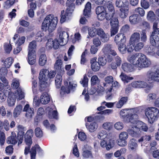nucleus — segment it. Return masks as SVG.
<instances>
[{
    "instance_id": "nucleus-1",
    "label": "nucleus",
    "mask_w": 159,
    "mask_h": 159,
    "mask_svg": "<svg viewBox=\"0 0 159 159\" xmlns=\"http://www.w3.org/2000/svg\"><path fill=\"white\" fill-rule=\"evenodd\" d=\"M18 133L17 134L18 139L16 138V134L14 132H12L11 135L8 137L6 140L7 143L9 144L15 145L18 140V145L21 144L23 142V138L24 136L25 142L26 146L25 149L24 153L27 154L30 152V154L31 159H35L36 154V150L40 151L41 149L38 145L36 144L33 147L30 151L31 145L32 143V138L34 134V131L32 129L27 131L25 134V132L26 129L22 125H19L17 127Z\"/></svg>"
},
{
    "instance_id": "nucleus-2",
    "label": "nucleus",
    "mask_w": 159,
    "mask_h": 159,
    "mask_svg": "<svg viewBox=\"0 0 159 159\" xmlns=\"http://www.w3.org/2000/svg\"><path fill=\"white\" fill-rule=\"evenodd\" d=\"M135 111V113H130L127 118L124 119V121L127 123H130L132 124L134 127H132L133 129H129L127 131L129 134L132 136L136 137L139 135V128L137 127L139 121V110L138 108L134 109Z\"/></svg>"
},
{
    "instance_id": "nucleus-3",
    "label": "nucleus",
    "mask_w": 159,
    "mask_h": 159,
    "mask_svg": "<svg viewBox=\"0 0 159 159\" xmlns=\"http://www.w3.org/2000/svg\"><path fill=\"white\" fill-rule=\"evenodd\" d=\"M55 75V72L53 71L49 72L47 70L45 69H42L40 70L39 78V85L41 90H44L45 88L49 86L50 80L53 78Z\"/></svg>"
},
{
    "instance_id": "nucleus-4",
    "label": "nucleus",
    "mask_w": 159,
    "mask_h": 159,
    "mask_svg": "<svg viewBox=\"0 0 159 159\" xmlns=\"http://www.w3.org/2000/svg\"><path fill=\"white\" fill-rule=\"evenodd\" d=\"M75 0H67L66 6L67 7L65 11H61L60 22L61 23L67 21L71 19L72 13L73 11L75 4L74 2Z\"/></svg>"
},
{
    "instance_id": "nucleus-5",
    "label": "nucleus",
    "mask_w": 159,
    "mask_h": 159,
    "mask_svg": "<svg viewBox=\"0 0 159 159\" xmlns=\"http://www.w3.org/2000/svg\"><path fill=\"white\" fill-rule=\"evenodd\" d=\"M57 22V17L52 15H49L45 17L43 22L42 29L45 31L48 30L52 31L55 28Z\"/></svg>"
},
{
    "instance_id": "nucleus-6",
    "label": "nucleus",
    "mask_w": 159,
    "mask_h": 159,
    "mask_svg": "<svg viewBox=\"0 0 159 159\" xmlns=\"http://www.w3.org/2000/svg\"><path fill=\"white\" fill-rule=\"evenodd\" d=\"M145 114L148 119V123L152 124L159 117V110L154 107H148L145 110Z\"/></svg>"
},
{
    "instance_id": "nucleus-7",
    "label": "nucleus",
    "mask_w": 159,
    "mask_h": 159,
    "mask_svg": "<svg viewBox=\"0 0 159 159\" xmlns=\"http://www.w3.org/2000/svg\"><path fill=\"white\" fill-rule=\"evenodd\" d=\"M139 33L135 32L131 35L130 38L129 43L132 45L134 49L136 52L139 50Z\"/></svg>"
},
{
    "instance_id": "nucleus-8",
    "label": "nucleus",
    "mask_w": 159,
    "mask_h": 159,
    "mask_svg": "<svg viewBox=\"0 0 159 159\" xmlns=\"http://www.w3.org/2000/svg\"><path fill=\"white\" fill-rule=\"evenodd\" d=\"M146 75L148 81L159 82V69H157L154 71L152 70L148 71Z\"/></svg>"
},
{
    "instance_id": "nucleus-9",
    "label": "nucleus",
    "mask_w": 159,
    "mask_h": 159,
    "mask_svg": "<svg viewBox=\"0 0 159 159\" xmlns=\"http://www.w3.org/2000/svg\"><path fill=\"white\" fill-rule=\"evenodd\" d=\"M64 85L65 86H62L61 88V95L63 94L64 93H69L71 89H74L77 86V83L75 81L69 82L68 86V83L67 82H65Z\"/></svg>"
},
{
    "instance_id": "nucleus-10",
    "label": "nucleus",
    "mask_w": 159,
    "mask_h": 159,
    "mask_svg": "<svg viewBox=\"0 0 159 159\" xmlns=\"http://www.w3.org/2000/svg\"><path fill=\"white\" fill-rule=\"evenodd\" d=\"M158 23L156 22L153 23V31L150 36L151 40L152 43H154V39H156L155 40L159 42V28H157Z\"/></svg>"
},
{
    "instance_id": "nucleus-11",
    "label": "nucleus",
    "mask_w": 159,
    "mask_h": 159,
    "mask_svg": "<svg viewBox=\"0 0 159 159\" xmlns=\"http://www.w3.org/2000/svg\"><path fill=\"white\" fill-rule=\"evenodd\" d=\"M109 1H107V2L104 3V4L107 6L108 11L107 12V19H111L113 17L114 15L115 14V10L114 7L112 4V0H109Z\"/></svg>"
},
{
    "instance_id": "nucleus-12",
    "label": "nucleus",
    "mask_w": 159,
    "mask_h": 159,
    "mask_svg": "<svg viewBox=\"0 0 159 159\" xmlns=\"http://www.w3.org/2000/svg\"><path fill=\"white\" fill-rule=\"evenodd\" d=\"M69 35L68 33L66 31H61L60 33L59 39L58 40L59 45L61 46L65 45L67 43Z\"/></svg>"
},
{
    "instance_id": "nucleus-13",
    "label": "nucleus",
    "mask_w": 159,
    "mask_h": 159,
    "mask_svg": "<svg viewBox=\"0 0 159 159\" xmlns=\"http://www.w3.org/2000/svg\"><path fill=\"white\" fill-rule=\"evenodd\" d=\"M151 61L146 57V56L141 53L140 57V68L148 67L151 64Z\"/></svg>"
},
{
    "instance_id": "nucleus-14",
    "label": "nucleus",
    "mask_w": 159,
    "mask_h": 159,
    "mask_svg": "<svg viewBox=\"0 0 159 159\" xmlns=\"http://www.w3.org/2000/svg\"><path fill=\"white\" fill-rule=\"evenodd\" d=\"M150 42L151 45L149 46L148 47H146L145 48V50L147 53H153L154 52L156 47L158 48L159 47V42L155 40L156 39H154V43H152L151 41V38L150 37Z\"/></svg>"
},
{
    "instance_id": "nucleus-15",
    "label": "nucleus",
    "mask_w": 159,
    "mask_h": 159,
    "mask_svg": "<svg viewBox=\"0 0 159 159\" xmlns=\"http://www.w3.org/2000/svg\"><path fill=\"white\" fill-rule=\"evenodd\" d=\"M59 43L58 41L56 39L54 40L52 39H50L48 40L46 43V47L48 49H50L53 48L54 49H57L59 47Z\"/></svg>"
},
{
    "instance_id": "nucleus-16",
    "label": "nucleus",
    "mask_w": 159,
    "mask_h": 159,
    "mask_svg": "<svg viewBox=\"0 0 159 159\" xmlns=\"http://www.w3.org/2000/svg\"><path fill=\"white\" fill-rule=\"evenodd\" d=\"M107 138L102 140L100 143V145L102 148L106 147L107 150H109L114 146V141L112 139H110L109 142H107Z\"/></svg>"
},
{
    "instance_id": "nucleus-17",
    "label": "nucleus",
    "mask_w": 159,
    "mask_h": 159,
    "mask_svg": "<svg viewBox=\"0 0 159 159\" xmlns=\"http://www.w3.org/2000/svg\"><path fill=\"white\" fill-rule=\"evenodd\" d=\"M126 41V37L123 33H119L115 37L114 42L116 44L125 43Z\"/></svg>"
},
{
    "instance_id": "nucleus-18",
    "label": "nucleus",
    "mask_w": 159,
    "mask_h": 159,
    "mask_svg": "<svg viewBox=\"0 0 159 159\" xmlns=\"http://www.w3.org/2000/svg\"><path fill=\"white\" fill-rule=\"evenodd\" d=\"M23 111L26 112L25 116L27 118H31L34 115V109L30 107L28 104L25 106Z\"/></svg>"
},
{
    "instance_id": "nucleus-19",
    "label": "nucleus",
    "mask_w": 159,
    "mask_h": 159,
    "mask_svg": "<svg viewBox=\"0 0 159 159\" xmlns=\"http://www.w3.org/2000/svg\"><path fill=\"white\" fill-rule=\"evenodd\" d=\"M36 54L35 52H28L27 61L29 64L30 65L34 64L36 61Z\"/></svg>"
},
{
    "instance_id": "nucleus-20",
    "label": "nucleus",
    "mask_w": 159,
    "mask_h": 159,
    "mask_svg": "<svg viewBox=\"0 0 159 159\" xmlns=\"http://www.w3.org/2000/svg\"><path fill=\"white\" fill-rule=\"evenodd\" d=\"M97 58L94 57L90 60V63L91 64V68L94 71H97L100 68V65L98 62L96 61Z\"/></svg>"
},
{
    "instance_id": "nucleus-21",
    "label": "nucleus",
    "mask_w": 159,
    "mask_h": 159,
    "mask_svg": "<svg viewBox=\"0 0 159 159\" xmlns=\"http://www.w3.org/2000/svg\"><path fill=\"white\" fill-rule=\"evenodd\" d=\"M49 95L47 92L43 93L40 97V102L43 104H47L50 101Z\"/></svg>"
},
{
    "instance_id": "nucleus-22",
    "label": "nucleus",
    "mask_w": 159,
    "mask_h": 159,
    "mask_svg": "<svg viewBox=\"0 0 159 159\" xmlns=\"http://www.w3.org/2000/svg\"><path fill=\"white\" fill-rule=\"evenodd\" d=\"M128 60L134 65L138 66L139 64V53H136L128 58Z\"/></svg>"
},
{
    "instance_id": "nucleus-23",
    "label": "nucleus",
    "mask_w": 159,
    "mask_h": 159,
    "mask_svg": "<svg viewBox=\"0 0 159 159\" xmlns=\"http://www.w3.org/2000/svg\"><path fill=\"white\" fill-rule=\"evenodd\" d=\"M135 111L134 109H125L121 110L120 112V115L124 117V119L127 118V117L129 116L130 113H135Z\"/></svg>"
},
{
    "instance_id": "nucleus-24",
    "label": "nucleus",
    "mask_w": 159,
    "mask_h": 159,
    "mask_svg": "<svg viewBox=\"0 0 159 159\" xmlns=\"http://www.w3.org/2000/svg\"><path fill=\"white\" fill-rule=\"evenodd\" d=\"M120 12L119 15L120 17L124 19L126 17L129 12V7L126 5L122 7L120 10Z\"/></svg>"
},
{
    "instance_id": "nucleus-25",
    "label": "nucleus",
    "mask_w": 159,
    "mask_h": 159,
    "mask_svg": "<svg viewBox=\"0 0 159 159\" xmlns=\"http://www.w3.org/2000/svg\"><path fill=\"white\" fill-rule=\"evenodd\" d=\"M18 37V34H16L14 35V37L13 38V39L14 40H15L16 38H18L17 40L15 42L17 46H20L24 43L26 38L24 36L19 37V38Z\"/></svg>"
},
{
    "instance_id": "nucleus-26",
    "label": "nucleus",
    "mask_w": 159,
    "mask_h": 159,
    "mask_svg": "<svg viewBox=\"0 0 159 159\" xmlns=\"http://www.w3.org/2000/svg\"><path fill=\"white\" fill-rule=\"evenodd\" d=\"M15 96L17 100H21L25 98V93L22 89L19 88L15 92Z\"/></svg>"
},
{
    "instance_id": "nucleus-27",
    "label": "nucleus",
    "mask_w": 159,
    "mask_h": 159,
    "mask_svg": "<svg viewBox=\"0 0 159 159\" xmlns=\"http://www.w3.org/2000/svg\"><path fill=\"white\" fill-rule=\"evenodd\" d=\"M91 4L89 2H88L85 5L84 11L83 14L86 16L89 17L91 15Z\"/></svg>"
},
{
    "instance_id": "nucleus-28",
    "label": "nucleus",
    "mask_w": 159,
    "mask_h": 159,
    "mask_svg": "<svg viewBox=\"0 0 159 159\" xmlns=\"http://www.w3.org/2000/svg\"><path fill=\"white\" fill-rule=\"evenodd\" d=\"M122 68L124 71L127 72H131L134 70L131 65L126 63H124L122 65Z\"/></svg>"
},
{
    "instance_id": "nucleus-29",
    "label": "nucleus",
    "mask_w": 159,
    "mask_h": 159,
    "mask_svg": "<svg viewBox=\"0 0 159 159\" xmlns=\"http://www.w3.org/2000/svg\"><path fill=\"white\" fill-rule=\"evenodd\" d=\"M88 29L89 35L91 37H93L96 35V29L92 28H88L87 26H85L82 28V30H86Z\"/></svg>"
},
{
    "instance_id": "nucleus-30",
    "label": "nucleus",
    "mask_w": 159,
    "mask_h": 159,
    "mask_svg": "<svg viewBox=\"0 0 159 159\" xmlns=\"http://www.w3.org/2000/svg\"><path fill=\"white\" fill-rule=\"evenodd\" d=\"M22 106L21 105H17L14 109L13 112V116L17 117L20 114L22 111Z\"/></svg>"
},
{
    "instance_id": "nucleus-31",
    "label": "nucleus",
    "mask_w": 159,
    "mask_h": 159,
    "mask_svg": "<svg viewBox=\"0 0 159 159\" xmlns=\"http://www.w3.org/2000/svg\"><path fill=\"white\" fill-rule=\"evenodd\" d=\"M139 20V15L138 14H134L131 16L129 17V20L130 23L133 24H135L138 23Z\"/></svg>"
},
{
    "instance_id": "nucleus-32",
    "label": "nucleus",
    "mask_w": 159,
    "mask_h": 159,
    "mask_svg": "<svg viewBox=\"0 0 159 159\" xmlns=\"http://www.w3.org/2000/svg\"><path fill=\"white\" fill-rule=\"evenodd\" d=\"M47 61L46 56L45 54H42L39 57V63L42 66H43L46 64Z\"/></svg>"
},
{
    "instance_id": "nucleus-33",
    "label": "nucleus",
    "mask_w": 159,
    "mask_h": 159,
    "mask_svg": "<svg viewBox=\"0 0 159 159\" xmlns=\"http://www.w3.org/2000/svg\"><path fill=\"white\" fill-rule=\"evenodd\" d=\"M147 17L148 19L151 22L156 21L157 17L152 11H150L148 12Z\"/></svg>"
},
{
    "instance_id": "nucleus-34",
    "label": "nucleus",
    "mask_w": 159,
    "mask_h": 159,
    "mask_svg": "<svg viewBox=\"0 0 159 159\" xmlns=\"http://www.w3.org/2000/svg\"><path fill=\"white\" fill-rule=\"evenodd\" d=\"M128 98L126 97L121 98L119 101L118 102L116 105V107L117 108H120L127 101Z\"/></svg>"
},
{
    "instance_id": "nucleus-35",
    "label": "nucleus",
    "mask_w": 159,
    "mask_h": 159,
    "mask_svg": "<svg viewBox=\"0 0 159 159\" xmlns=\"http://www.w3.org/2000/svg\"><path fill=\"white\" fill-rule=\"evenodd\" d=\"M36 47V42L33 40L31 41L29 44L28 46V52H35V50Z\"/></svg>"
},
{
    "instance_id": "nucleus-36",
    "label": "nucleus",
    "mask_w": 159,
    "mask_h": 159,
    "mask_svg": "<svg viewBox=\"0 0 159 159\" xmlns=\"http://www.w3.org/2000/svg\"><path fill=\"white\" fill-rule=\"evenodd\" d=\"M120 77L121 80L124 82L128 83L130 80L133 79V78L132 77H129L125 74L121 73L120 75Z\"/></svg>"
},
{
    "instance_id": "nucleus-37",
    "label": "nucleus",
    "mask_w": 159,
    "mask_h": 159,
    "mask_svg": "<svg viewBox=\"0 0 159 159\" xmlns=\"http://www.w3.org/2000/svg\"><path fill=\"white\" fill-rule=\"evenodd\" d=\"M138 146L137 141L134 139H132L130 140L129 144V147L131 150H133L136 149Z\"/></svg>"
},
{
    "instance_id": "nucleus-38",
    "label": "nucleus",
    "mask_w": 159,
    "mask_h": 159,
    "mask_svg": "<svg viewBox=\"0 0 159 159\" xmlns=\"http://www.w3.org/2000/svg\"><path fill=\"white\" fill-rule=\"evenodd\" d=\"M62 80L61 76L59 74H57L55 78V84L57 88H59L61 84Z\"/></svg>"
},
{
    "instance_id": "nucleus-39",
    "label": "nucleus",
    "mask_w": 159,
    "mask_h": 159,
    "mask_svg": "<svg viewBox=\"0 0 159 159\" xmlns=\"http://www.w3.org/2000/svg\"><path fill=\"white\" fill-rule=\"evenodd\" d=\"M14 61L13 58L11 57L7 58L4 61V65L6 67L9 68L11 66Z\"/></svg>"
},
{
    "instance_id": "nucleus-40",
    "label": "nucleus",
    "mask_w": 159,
    "mask_h": 159,
    "mask_svg": "<svg viewBox=\"0 0 159 159\" xmlns=\"http://www.w3.org/2000/svg\"><path fill=\"white\" fill-rule=\"evenodd\" d=\"M100 80L98 76L96 75L93 76L91 79V85H94L99 83Z\"/></svg>"
},
{
    "instance_id": "nucleus-41",
    "label": "nucleus",
    "mask_w": 159,
    "mask_h": 159,
    "mask_svg": "<svg viewBox=\"0 0 159 159\" xmlns=\"http://www.w3.org/2000/svg\"><path fill=\"white\" fill-rule=\"evenodd\" d=\"M86 127L90 132H92L94 131L98 128V125L96 122H94L91 123L88 127Z\"/></svg>"
},
{
    "instance_id": "nucleus-42",
    "label": "nucleus",
    "mask_w": 159,
    "mask_h": 159,
    "mask_svg": "<svg viewBox=\"0 0 159 159\" xmlns=\"http://www.w3.org/2000/svg\"><path fill=\"white\" fill-rule=\"evenodd\" d=\"M107 14L106 11H105L97 15V17L98 19L100 20H103L105 18L107 20H111V19H107Z\"/></svg>"
},
{
    "instance_id": "nucleus-43",
    "label": "nucleus",
    "mask_w": 159,
    "mask_h": 159,
    "mask_svg": "<svg viewBox=\"0 0 159 159\" xmlns=\"http://www.w3.org/2000/svg\"><path fill=\"white\" fill-rule=\"evenodd\" d=\"M90 148H91L89 147V150H83V156L84 157L87 158L93 157Z\"/></svg>"
},
{
    "instance_id": "nucleus-44",
    "label": "nucleus",
    "mask_w": 159,
    "mask_h": 159,
    "mask_svg": "<svg viewBox=\"0 0 159 159\" xmlns=\"http://www.w3.org/2000/svg\"><path fill=\"white\" fill-rule=\"evenodd\" d=\"M107 132L105 130H101L99 132L98 134V137L100 139H104L107 138Z\"/></svg>"
},
{
    "instance_id": "nucleus-45",
    "label": "nucleus",
    "mask_w": 159,
    "mask_h": 159,
    "mask_svg": "<svg viewBox=\"0 0 159 159\" xmlns=\"http://www.w3.org/2000/svg\"><path fill=\"white\" fill-rule=\"evenodd\" d=\"M111 19L110 25L111 26L119 27V20L117 18L114 17Z\"/></svg>"
},
{
    "instance_id": "nucleus-46",
    "label": "nucleus",
    "mask_w": 159,
    "mask_h": 159,
    "mask_svg": "<svg viewBox=\"0 0 159 159\" xmlns=\"http://www.w3.org/2000/svg\"><path fill=\"white\" fill-rule=\"evenodd\" d=\"M118 45L120 52L122 54L125 53L126 51L127 48L124 43H121Z\"/></svg>"
},
{
    "instance_id": "nucleus-47",
    "label": "nucleus",
    "mask_w": 159,
    "mask_h": 159,
    "mask_svg": "<svg viewBox=\"0 0 159 159\" xmlns=\"http://www.w3.org/2000/svg\"><path fill=\"white\" fill-rule=\"evenodd\" d=\"M16 102V98L14 97L9 95L7 99L8 104L9 106L11 107L14 105Z\"/></svg>"
},
{
    "instance_id": "nucleus-48",
    "label": "nucleus",
    "mask_w": 159,
    "mask_h": 159,
    "mask_svg": "<svg viewBox=\"0 0 159 159\" xmlns=\"http://www.w3.org/2000/svg\"><path fill=\"white\" fill-rule=\"evenodd\" d=\"M15 2V0H7L4 4V7L6 9L10 8Z\"/></svg>"
},
{
    "instance_id": "nucleus-49",
    "label": "nucleus",
    "mask_w": 159,
    "mask_h": 159,
    "mask_svg": "<svg viewBox=\"0 0 159 159\" xmlns=\"http://www.w3.org/2000/svg\"><path fill=\"white\" fill-rule=\"evenodd\" d=\"M82 39V37L80 34L79 32L75 33L74 37L72 39V42L73 43H75L76 42L80 41Z\"/></svg>"
},
{
    "instance_id": "nucleus-50",
    "label": "nucleus",
    "mask_w": 159,
    "mask_h": 159,
    "mask_svg": "<svg viewBox=\"0 0 159 159\" xmlns=\"http://www.w3.org/2000/svg\"><path fill=\"white\" fill-rule=\"evenodd\" d=\"M20 83L19 80L16 78H14L12 80L11 87L12 88L16 89L19 86Z\"/></svg>"
},
{
    "instance_id": "nucleus-51",
    "label": "nucleus",
    "mask_w": 159,
    "mask_h": 159,
    "mask_svg": "<svg viewBox=\"0 0 159 159\" xmlns=\"http://www.w3.org/2000/svg\"><path fill=\"white\" fill-rule=\"evenodd\" d=\"M98 62L100 66H103L107 63L106 58L105 57H100L98 58Z\"/></svg>"
},
{
    "instance_id": "nucleus-52",
    "label": "nucleus",
    "mask_w": 159,
    "mask_h": 159,
    "mask_svg": "<svg viewBox=\"0 0 159 159\" xmlns=\"http://www.w3.org/2000/svg\"><path fill=\"white\" fill-rule=\"evenodd\" d=\"M57 116V112L56 111H52L51 108H50L48 113V117L50 118H56Z\"/></svg>"
},
{
    "instance_id": "nucleus-53",
    "label": "nucleus",
    "mask_w": 159,
    "mask_h": 159,
    "mask_svg": "<svg viewBox=\"0 0 159 159\" xmlns=\"http://www.w3.org/2000/svg\"><path fill=\"white\" fill-rule=\"evenodd\" d=\"M4 49L5 51L8 53H9L12 49V46L9 43H5L4 45Z\"/></svg>"
},
{
    "instance_id": "nucleus-54",
    "label": "nucleus",
    "mask_w": 159,
    "mask_h": 159,
    "mask_svg": "<svg viewBox=\"0 0 159 159\" xmlns=\"http://www.w3.org/2000/svg\"><path fill=\"white\" fill-rule=\"evenodd\" d=\"M44 35L43 33L41 31L38 32L36 34L35 39L38 42H41Z\"/></svg>"
},
{
    "instance_id": "nucleus-55",
    "label": "nucleus",
    "mask_w": 159,
    "mask_h": 159,
    "mask_svg": "<svg viewBox=\"0 0 159 159\" xmlns=\"http://www.w3.org/2000/svg\"><path fill=\"white\" fill-rule=\"evenodd\" d=\"M34 133L37 137L40 138L43 135V131L39 127H37L35 129Z\"/></svg>"
},
{
    "instance_id": "nucleus-56",
    "label": "nucleus",
    "mask_w": 159,
    "mask_h": 159,
    "mask_svg": "<svg viewBox=\"0 0 159 159\" xmlns=\"http://www.w3.org/2000/svg\"><path fill=\"white\" fill-rule=\"evenodd\" d=\"M140 129L145 132L147 131L148 129L147 125L141 121H140Z\"/></svg>"
},
{
    "instance_id": "nucleus-57",
    "label": "nucleus",
    "mask_w": 159,
    "mask_h": 159,
    "mask_svg": "<svg viewBox=\"0 0 159 159\" xmlns=\"http://www.w3.org/2000/svg\"><path fill=\"white\" fill-rule=\"evenodd\" d=\"M62 65V61L60 59L57 60L54 65V68L57 70L61 69Z\"/></svg>"
},
{
    "instance_id": "nucleus-58",
    "label": "nucleus",
    "mask_w": 159,
    "mask_h": 159,
    "mask_svg": "<svg viewBox=\"0 0 159 159\" xmlns=\"http://www.w3.org/2000/svg\"><path fill=\"white\" fill-rule=\"evenodd\" d=\"M126 2L128 3V2L125 1V0H116L115 4L117 7H120L125 6V4L124 3Z\"/></svg>"
},
{
    "instance_id": "nucleus-59",
    "label": "nucleus",
    "mask_w": 159,
    "mask_h": 159,
    "mask_svg": "<svg viewBox=\"0 0 159 159\" xmlns=\"http://www.w3.org/2000/svg\"><path fill=\"white\" fill-rule=\"evenodd\" d=\"M6 139L5 133L2 131L0 132V144L2 146L4 145Z\"/></svg>"
},
{
    "instance_id": "nucleus-60",
    "label": "nucleus",
    "mask_w": 159,
    "mask_h": 159,
    "mask_svg": "<svg viewBox=\"0 0 159 159\" xmlns=\"http://www.w3.org/2000/svg\"><path fill=\"white\" fill-rule=\"evenodd\" d=\"M113 124L112 123L108 122L104 123L102 125L103 128L107 130H110L112 128Z\"/></svg>"
},
{
    "instance_id": "nucleus-61",
    "label": "nucleus",
    "mask_w": 159,
    "mask_h": 159,
    "mask_svg": "<svg viewBox=\"0 0 159 159\" xmlns=\"http://www.w3.org/2000/svg\"><path fill=\"white\" fill-rule=\"evenodd\" d=\"M100 37L101 41L102 42L105 43L109 40V36L108 34L105 33Z\"/></svg>"
},
{
    "instance_id": "nucleus-62",
    "label": "nucleus",
    "mask_w": 159,
    "mask_h": 159,
    "mask_svg": "<svg viewBox=\"0 0 159 159\" xmlns=\"http://www.w3.org/2000/svg\"><path fill=\"white\" fill-rule=\"evenodd\" d=\"M78 138L81 141H84L86 140L87 136L85 133L82 132H80L78 134Z\"/></svg>"
},
{
    "instance_id": "nucleus-63",
    "label": "nucleus",
    "mask_w": 159,
    "mask_h": 159,
    "mask_svg": "<svg viewBox=\"0 0 159 159\" xmlns=\"http://www.w3.org/2000/svg\"><path fill=\"white\" fill-rule=\"evenodd\" d=\"M111 49V45L108 44L105 45L104 46L102 51L105 54H107L110 52V50Z\"/></svg>"
},
{
    "instance_id": "nucleus-64",
    "label": "nucleus",
    "mask_w": 159,
    "mask_h": 159,
    "mask_svg": "<svg viewBox=\"0 0 159 159\" xmlns=\"http://www.w3.org/2000/svg\"><path fill=\"white\" fill-rule=\"evenodd\" d=\"M88 82V79L87 78L86 75L85 74L84 76V78L82 81H80V83L81 84L83 87L87 86Z\"/></svg>"
}]
</instances>
